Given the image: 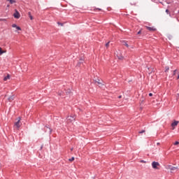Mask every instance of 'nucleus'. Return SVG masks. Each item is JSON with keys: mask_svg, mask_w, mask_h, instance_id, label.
<instances>
[{"mask_svg": "<svg viewBox=\"0 0 179 179\" xmlns=\"http://www.w3.org/2000/svg\"><path fill=\"white\" fill-rule=\"evenodd\" d=\"M149 96H150V97H152V96H153V94L150 93V94H149Z\"/></svg>", "mask_w": 179, "mask_h": 179, "instance_id": "28", "label": "nucleus"}, {"mask_svg": "<svg viewBox=\"0 0 179 179\" xmlns=\"http://www.w3.org/2000/svg\"><path fill=\"white\" fill-rule=\"evenodd\" d=\"M166 13L168 15L170 14V11H169L168 9L166 10Z\"/></svg>", "mask_w": 179, "mask_h": 179, "instance_id": "24", "label": "nucleus"}, {"mask_svg": "<svg viewBox=\"0 0 179 179\" xmlns=\"http://www.w3.org/2000/svg\"><path fill=\"white\" fill-rule=\"evenodd\" d=\"M96 83H98V85H101V83L100 82V79L95 80Z\"/></svg>", "mask_w": 179, "mask_h": 179, "instance_id": "14", "label": "nucleus"}, {"mask_svg": "<svg viewBox=\"0 0 179 179\" xmlns=\"http://www.w3.org/2000/svg\"><path fill=\"white\" fill-rule=\"evenodd\" d=\"M173 145H179V142H178V141H176V142L173 143Z\"/></svg>", "mask_w": 179, "mask_h": 179, "instance_id": "21", "label": "nucleus"}, {"mask_svg": "<svg viewBox=\"0 0 179 179\" xmlns=\"http://www.w3.org/2000/svg\"><path fill=\"white\" fill-rule=\"evenodd\" d=\"M12 27H14V28L16 29V27H17V25H16V24H13L12 25Z\"/></svg>", "mask_w": 179, "mask_h": 179, "instance_id": "19", "label": "nucleus"}, {"mask_svg": "<svg viewBox=\"0 0 179 179\" xmlns=\"http://www.w3.org/2000/svg\"><path fill=\"white\" fill-rule=\"evenodd\" d=\"M143 132H145V130H143L141 131H139V134H143Z\"/></svg>", "mask_w": 179, "mask_h": 179, "instance_id": "27", "label": "nucleus"}, {"mask_svg": "<svg viewBox=\"0 0 179 179\" xmlns=\"http://www.w3.org/2000/svg\"><path fill=\"white\" fill-rule=\"evenodd\" d=\"M152 169H157V166H160V164H159V162H153L152 163Z\"/></svg>", "mask_w": 179, "mask_h": 179, "instance_id": "3", "label": "nucleus"}, {"mask_svg": "<svg viewBox=\"0 0 179 179\" xmlns=\"http://www.w3.org/2000/svg\"><path fill=\"white\" fill-rule=\"evenodd\" d=\"M59 94H60V96H61V95L62 94V93H60Z\"/></svg>", "mask_w": 179, "mask_h": 179, "instance_id": "35", "label": "nucleus"}, {"mask_svg": "<svg viewBox=\"0 0 179 179\" xmlns=\"http://www.w3.org/2000/svg\"><path fill=\"white\" fill-rule=\"evenodd\" d=\"M19 118V120H17V122H16L15 123V124H14V127H15V128H17V129H19V128H20V127H21V124H20V117H18Z\"/></svg>", "mask_w": 179, "mask_h": 179, "instance_id": "2", "label": "nucleus"}, {"mask_svg": "<svg viewBox=\"0 0 179 179\" xmlns=\"http://www.w3.org/2000/svg\"><path fill=\"white\" fill-rule=\"evenodd\" d=\"M28 13L31 20H33V16L31 15V13L29 12Z\"/></svg>", "mask_w": 179, "mask_h": 179, "instance_id": "15", "label": "nucleus"}, {"mask_svg": "<svg viewBox=\"0 0 179 179\" xmlns=\"http://www.w3.org/2000/svg\"><path fill=\"white\" fill-rule=\"evenodd\" d=\"M16 29H17V30H22V29L20 28V27H16Z\"/></svg>", "mask_w": 179, "mask_h": 179, "instance_id": "23", "label": "nucleus"}, {"mask_svg": "<svg viewBox=\"0 0 179 179\" xmlns=\"http://www.w3.org/2000/svg\"><path fill=\"white\" fill-rule=\"evenodd\" d=\"M71 90L70 89H69V90H66V94L68 95H69V96H71Z\"/></svg>", "mask_w": 179, "mask_h": 179, "instance_id": "10", "label": "nucleus"}, {"mask_svg": "<svg viewBox=\"0 0 179 179\" xmlns=\"http://www.w3.org/2000/svg\"><path fill=\"white\" fill-rule=\"evenodd\" d=\"M178 121L174 120V122L171 124V127H173V129H175L176 127L178 125Z\"/></svg>", "mask_w": 179, "mask_h": 179, "instance_id": "4", "label": "nucleus"}, {"mask_svg": "<svg viewBox=\"0 0 179 179\" xmlns=\"http://www.w3.org/2000/svg\"><path fill=\"white\" fill-rule=\"evenodd\" d=\"M96 9H98L99 10H101V9H100V8H96Z\"/></svg>", "mask_w": 179, "mask_h": 179, "instance_id": "32", "label": "nucleus"}, {"mask_svg": "<svg viewBox=\"0 0 179 179\" xmlns=\"http://www.w3.org/2000/svg\"><path fill=\"white\" fill-rule=\"evenodd\" d=\"M83 59H85V58L81 57L80 59V62H78V65H80V64H83Z\"/></svg>", "mask_w": 179, "mask_h": 179, "instance_id": "11", "label": "nucleus"}, {"mask_svg": "<svg viewBox=\"0 0 179 179\" xmlns=\"http://www.w3.org/2000/svg\"><path fill=\"white\" fill-rule=\"evenodd\" d=\"M75 116H69L67 117V121H70V122H72V121H74Z\"/></svg>", "mask_w": 179, "mask_h": 179, "instance_id": "6", "label": "nucleus"}, {"mask_svg": "<svg viewBox=\"0 0 179 179\" xmlns=\"http://www.w3.org/2000/svg\"><path fill=\"white\" fill-rule=\"evenodd\" d=\"M177 79H179V75L178 76V78H177Z\"/></svg>", "mask_w": 179, "mask_h": 179, "instance_id": "34", "label": "nucleus"}, {"mask_svg": "<svg viewBox=\"0 0 179 179\" xmlns=\"http://www.w3.org/2000/svg\"><path fill=\"white\" fill-rule=\"evenodd\" d=\"M157 145H160V143H157Z\"/></svg>", "mask_w": 179, "mask_h": 179, "instance_id": "33", "label": "nucleus"}, {"mask_svg": "<svg viewBox=\"0 0 179 179\" xmlns=\"http://www.w3.org/2000/svg\"><path fill=\"white\" fill-rule=\"evenodd\" d=\"M8 79H10V76L9 74L7 76L4 77L3 80L6 81Z\"/></svg>", "mask_w": 179, "mask_h": 179, "instance_id": "9", "label": "nucleus"}, {"mask_svg": "<svg viewBox=\"0 0 179 179\" xmlns=\"http://www.w3.org/2000/svg\"><path fill=\"white\" fill-rule=\"evenodd\" d=\"M140 162H141V163H146V161H144V160H141Z\"/></svg>", "mask_w": 179, "mask_h": 179, "instance_id": "26", "label": "nucleus"}, {"mask_svg": "<svg viewBox=\"0 0 179 179\" xmlns=\"http://www.w3.org/2000/svg\"><path fill=\"white\" fill-rule=\"evenodd\" d=\"M108 45H110V42H108V43L106 44V48H108Z\"/></svg>", "mask_w": 179, "mask_h": 179, "instance_id": "22", "label": "nucleus"}, {"mask_svg": "<svg viewBox=\"0 0 179 179\" xmlns=\"http://www.w3.org/2000/svg\"><path fill=\"white\" fill-rule=\"evenodd\" d=\"M57 24H58L59 25H60V26H64V24H62V23L57 22Z\"/></svg>", "mask_w": 179, "mask_h": 179, "instance_id": "25", "label": "nucleus"}, {"mask_svg": "<svg viewBox=\"0 0 179 179\" xmlns=\"http://www.w3.org/2000/svg\"><path fill=\"white\" fill-rule=\"evenodd\" d=\"M117 57L118 59H122L124 58L122 55H120L118 54H117Z\"/></svg>", "mask_w": 179, "mask_h": 179, "instance_id": "13", "label": "nucleus"}, {"mask_svg": "<svg viewBox=\"0 0 179 179\" xmlns=\"http://www.w3.org/2000/svg\"><path fill=\"white\" fill-rule=\"evenodd\" d=\"M7 6H8V8H9V5H8Z\"/></svg>", "mask_w": 179, "mask_h": 179, "instance_id": "36", "label": "nucleus"}, {"mask_svg": "<svg viewBox=\"0 0 179 179\" xmlns=\"http://www.w3.org/2000/svg\"><path fill=\"white\" fill-rule=\"evenodd\" d=\"M169 69H170V68H169V66H166V71H165V72L169 71Z\"/></svg>", "mask_w": 179, "mask_h": 179, "instance_id": "20", "label": "nucleus"}, {"mask_svg": "<svg viewBox=\"0 0 179 179\" xmlns=\"http://www.w3.org/2000/svg\"><path fill=\"white\" fill-rule=\"evenodd\" d=\"M8 2H10V3L13 4V3H16V1L15 0H7Z\"/></svg>", "mask_w": 179, "mask_h": 179, "instance_id": "12", "label": "nucleus"}, {"mask_svg": "<svg viewBox=\"0 0 179 179\" xmlns=\"http://www.w3.org/2000/svg\"><path fill=\"white\" fill-rule=\"evenodd\" d=\"M118 97H119V99H121V97H122V96L120 95V96H119Z\"/></svg>", "mask_w": 179, "mask_h": 179, "instance_id": "31", "label": "nucleus"}, {"mask_svg": "<svg viewBox=\"0 0 179 179\" xmlns=\"http://www.w3.org/2000/svg\"><path fill=\"white\" fill-rule=\"evenodd\" d=\"M13 16L15 19H19V17H20V13H19L17 10H15V13L13 14Z\"/></svg>", "mask_w": 179, "mask_h": 179, "instance_id": "5", "label": "nucleus"}, {"mask_svg": "<svg viewBox=\"0 0 179 179\" xmlns=\"http://www.w3.org/2000/svg\"><path fill=\"white\" fill-rule=\"evenodd\" d=\"M15 100V95H12L8 98V101H13Z\"/></svg>", "mask_w": 179, "mask_h": 179, "instance_id": "8", "label": "nucleus"}, {"mask_svg": "<svg viewBox=\"0 0 179 179\" xmlns=\"http://www.w3.org/2000/svg\"><path fill=\"white\" fill-rule=\"evenodd\" d=\"M166 169H167L168 170H171V171H176V170H178V167L173 166H171V165H168V166H166Z\"/></svg>", "mask_w": 179, "mask_h": 179, "instance_id": "1", "label": "nucleus"}, {"mask_svg": "<svg viewBox=\"0 0 179 179\" xmlns=\"http://www.w3.org/2000/svg\"><path fill=\"white\" fill-rule=\"evenodd\" d=\"M141 31H139L137 33V34H141Z\"/></svg>", "mask_w": 179, "mask_h": 179, "instance_id": "30", "label": "nucleus"}, {"mask_svg": "<svg viewBox=\"0 0 179 179\" xmlns=\"http://www.w3.org/2000/svg\"><path fill=\"white\" fill-rule=\"evenodd\" d=\"M5 52L2 50V48H0V55H2Z\"/></svg>", "mask_w": 179, "mask_h": 179, "instance_id": "16", "label": "nucleus"}, {"mask_svg": "<svg viewBox=\"0 0 179 179\" xmlns=\"http://www.w3.org/2000/svg\"><path fill=\"white\" fill-rule=\"evenodd\" d=\"M69 160V162H73V160H75V157H72Z\"/></svg>", "mask_w": 179, "mask_h": 179, "instance_id": "18", "label": "nucleus"}, {"mask_svg": "<svg viewBox=\"0 0 179 179\" xmlns=\"http://www.w3.org/2000/svg\"><path fill=\"white\" fill-rule=\"evenodd\" d=\"M177 72V70H175L174 71H173V76L174 75H176V73Z\"/></svg>", "mask_w": 179, "mask_h": 179, "instance_id": "29", "label": "nucleus"}, {"mask_svg": "<svg viewBox=\"0 0 179 179\" xmlns=\"http://www.w3.org/2000/svg\"><path fill=\"white\" fill-rule=\"evenodd\" d=\"M147 30H149L150 31H155L156 30V28L150 27H146Z\"/></svg>", "mask_w": 179, "mask_h": 179, "instance_id": "7", "label": "nucleus"}, {"mask_svg": "<svg viewBox=\"0 0 179 179\" xmlns=\"http://www.w3.org/2000/svg\"><path fill=\"white\" fill-rule=\"evenodd\" d=\"M123 45H125L126 47H129V45H128V43H127V42H124Z\"/></svg>", "mask_w": 179, "mask_h": 179, "instance_id": "17", "label": "nucleus"}]
</instances>
